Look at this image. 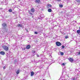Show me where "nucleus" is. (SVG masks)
Here are the masks:
<instances>
[{
  "mask_svg": "<svg viewBox=\"0 0 80 80\" xmlns=\"http://www.w3.org/2000/svg\"><path fill=\"white\" fill-rule=\"evenodd\" d=\"M3 49H4V50H6V51L8 50V47L4 45V46H2Z\"/></svg>",
  "mask_w": 80,
  "mask_h": 80,
  "instance_id": "1",
  "label": "nucleus"
},
{
  "mask_svg": "<svg viewBox=\"0 0 80 80\" xmlns=\"http://www.w3.org/2000/svg\"><path fill=\"white\" fill-rule=\"evenodd\" d=\"M56 45L58 47L61 46L62 45V43L59 42H57L56 43Z\"/></svg>",
  "mask_w": 80,
  "mask_h": 80,
  "instance_id": "2",
  "label": "nucleus"
},
{
  "mask_svg": "<svg viewBox=\"0 0 80 80\" xmlns=\"http://www.w3.org/2000/svg\"><path fill=\"white\" fill-rule=\"evenodd\" d=\"M2 27L4 28H5L6 27H7V24L6 23H3L2 24Z\"/></svg>",
  "mask_w": 80,
  "mask_h": 80,
  "instance_id": "3",
  "label": "nucleus"
},
{
  "mask_svg": "<svg viewBox=\"0 0 80 80\" xmlns=\"http://www.w3.org/2000/svg\"><path fill=\"white\" fill-rule=\"evenodd\" d=\"M68 60L70 62H73V58H70L69 59V58Z\"/></svg>",
  "mask_w": 80,
  "mask_h": 80,
  "instance_id": "4",
  "label": "nucleus"
},
{
  "mask_svg": "<svg viewBox=\"0 0 80 80\" xmlns=\"http://www.w3.org/2000/svg\"><path fill=\"white\" fill-rule=\"evenodd\" d=\"M40 2V0H35V3H39Z\"/></svg>",
  "mask_w": 80,
  "mask_h": 80,
  "instance_id": "5",
  "label": "nucleus"
},
{
  "mask_svg": "<svg viewBox=\"0 0 80 80\" xmlns=\"http://www.w3.org/2000/svg\"><path fill=\"white\" fill-rule=\"evenodd\" d=\"M0 54H1V55H5V52H4L3 51H1L0 52Z\"/></svg>",
  "mask_w": 80,
  "mask_h": 80,
  "instance_id": "6",
  "label": "nucleus"
},
{
  "mask_svg": "<svg viewBox=\"0 0 80 80\" xmlns=\"http://www.w3.org/2000/svg\"><path fill=\"white\" fill-rule=\"evenodd\" d=\"M33 75H34V72H31V77H32V76H33Z\"/></svg>",
  "mask_w": 80,
  "mask_h": 80,
  "instance_id": "7",
  "label": "nucleus"
},
{
  "mask_svg": "<svg viewBox=\"0 0 80 80\" xmlns=\"http://www.w3.org/2000/svg\"><path fill=\"white\" fill-rule=\"evenodd\" d=\"M31 11L32 12H35V9L33 8H32L31 9Z\"/></svg>",
  "mask_w": 80,
  "mask_h": 80,
  "instance_id": "8",
  "label": "nucleus"
},
{
  "mask_svg": "<svg viewBox=\"0 0 80 80\" xmlns=\"http://www.w3.org/2000/svg\"><path fill=\"white\" fill-rule=\"evenodd\" d=\"M26 48H27V49H29V48H30V45H28L27 47Z\"/></svg>",
  "mask_w": 80,
  "mask_h": 80,
  "instance_id": "9",
  "label": "nucleus"
},
{
  "mask_svg": "<svg viewBox=\"0 0 80 80\" xmlns=\"http://www.w3.org/2000/svg\"><path fill=\"white\" fill-rule=\"evenodd\" d=\"M20 72V70L18 69V71L16 72L17 74H18Z\"/></svg>",
  "mask_w": 80,
  "mask_h": 80,
  "instance_id": "10",
  "label": "nucleus"
},
{
  "mask_svg": "<svg viewBox=\"0 0 80 80\" xmlns=\"http://www.w3.org/2000/svg\"><path fill=\"white\" fill-rule=\"evenodd\" d=\"M48 12H52V9H48Z\"/></svg>",
  "mask_w": 80,
  "mask_h": 80,
  "instance_id": "11",
  "label": "nucleus"
},
{
  "mask_svg": "<svg viewBox=\"0 0 80 80\" xmlns=\"http://www.w3.org/2000/svg\"><path fill=\"white\" fill-rule=\"evenodd\" d=\"M77 33L79 34L80 33V30H78L77 31Z\"/></svg>",
  "mask_w": 80,
  "mask_h": 80,
  "instance_id": "12",
  "label": "nucleus"
},
{
  "mask_svg": "<svg viewBox=\"0 0 80 80\" xmlns=\"http://www.w3.org/2000/svg\"><path fill=\"white\" fill-rule=\"evenodd\" d=\"M78 3H80V0H76Z\"/></svg>",
  "mask_w": 80,
  "mask_h": 80,
  "instance_id": "13",
  "label": "nucleus"
},
{
  "mask_svg": "<svg viewBox=\"0 0 80 80\" xmlns=\"http://www.w3.org/2000/svg\"><path fill=\"white\" fill-rule=\"evenodd\" d=\"M52 7V6L51 5L48 4V7Z\"/></svg>",
  "mask_w": 80,
  "mask_h": 80,
  "instance_id": "14",
  "label": "nucleus"
},
{
  "mask_svg": "<svg viewBox=\"0 0 80 80\" xmlns=\"http://www.w3.org/2000/svg\"><path fill=\"white\" fill-rule=\"evenodd\" d=\"M59 7L61 8H62V7H63V5H60V4L59 5Z\"/></svg>",
  "mask_w": 80,
  "mask_h": 80,
  "instance_id": "15",
  "label": "nucleus"
},
{
  "mask_svg": "<svg viewBox=\"0 0 80 80\" xmlns=\"http://www.w3.org/2000/svg\"><path fill=\"white\" fill-rule=\"evenodd\" d=\"M8 11L9 12H12V9H10Z\"/></svg>",
  "mask_w": 80,
  "mask_h": 80,
  "instance_id": "16",
  "label": "nucleus"
},
{
  "mask_svg": "<svg viewBox=\"0 0 80 80\" xmlns=\"http://www.w3.org/2000/svg\"><path fill=\"white\" fill-rule=\"evenodd\" d=\"M60 53L61 55H63V52H61Z\"/></svg>",
  "mask_w": 80,
  "mask_h": 80,
  "instance_id": "17",
  "label": "nucleus"
},
{
  "mask_svg": "<svg viewBox=\"0 0 80 80\" xmlns=\"http://www.w3.org/2000/svg\"><path fill=\"white\" fill-rule=\"evenodd\" d=\"M32 53H33L34 55H35V52L33 51Z\"/></svg>",
  "mask_w": 80,
  "mask_h": 80,
  "instance_id": "18",
  "label": "nucleus"
},
{
  "mask_svg": "<svg viewBox=\"0 0 80 80\" xmlns=\"http://www.w3.org/2000/svg\"><path fill=\"white\" fill-rule=\"evenodd\" d=\"M35 34H38V32H34Z\"/></svg>",
  "mask_w": 80,
  "mask_h": 80,
  "instance_id": "19",
  "label": "nucleus"
},
{
  "mask_svg": "<svg viewBox=\"0 0 80 80\" xmlns=\"http://www.w3.org/2000/svg\"><path fill=\"white\" fill-rule=\"evenodd\" d=\"M77 53V55H80V51L79 52H78Z\"/></svg>",
  "mask_w": 80,
  "mask_h": 80,
  "instance_id": "20",
  "label": "nucleus"
},
{
  "mask_svg": "<svg viewBox=\"0 0 80 80\" xmlns=\"http://www.w3.org/2000/svg\"><path fill=\"white\" fill-rule=\"evenodd\" d=\"M65 48V46H62V48Z\"/></svg>",
  "mask_w": 80,
  "mask_h": 80,
  "instance_id": "21",
  "label": "nucleus"
},
{
  "mask_svg": "<svg viewBox=\"0 0 80 80\" xmlns=\"http://www.w3.org/2000/svg\"><path fill=\"white\" fill-rule=\"evenodd\" d=\"M68 38V36H66L65 37V38L67 39V38Z\"/></svg>",
  "mask_w": 80,
  "mask_h": 80,
  "instance_id": "22",
  "label": "nucleus"
},
{
  "mask_svg": "<svg viewBox=\"0 0 80 80\" xmlns=\"http://www.w3.org/2000/svg\"><path fill=\"white\" fill-rule=\"evenodd\" d=\"M52 63H54V62H55V61L54 60H52Z\"/></svg>",
  "mask_w": 80,
  "mask_h": 80,
  "instance_id": "23",
  "label": "nucleus"
},
{
  "mask_svg": "<svg viewBox=\"0 0 80 80\" xmlns=\"http://www.w3.org/2000/svg\"><path fill=\"white\" fill-rule=\"evenodd\" d=\"M6 68V67L4 66L3 67V69H5Z\"/></svg>",
  "mask_w": 80,
  "mask_h": 80,
  "instance_id": "24",
  "label": "nucleus"
},
{
  "mask_svg": "<svg viewBox=\"0 0 80 80\" xmlns=\"http://www.w3.org/2000/svg\"><path fill=\"white\" fill-rule=\"evenodd\" d=\"M62 65H63V66H64L65 64L64 63H63L62 64Z\"/></svg>",
  "mask_w": 80,
  "mask_h": 80,
  "instance_id": "25",
  "label": "nucleus"
},
{
  "mask_svg": "<svg viewBox=\"0 0 80 80\" xmlns=\"http://www.w3.org/2000/svg\"><path fill=\"white\" fill-rule=\"evenodd\" d=\"M57 1H58V2H60V0H57Z\"/></svg>",
  "mask_w": 80,
  "mask_h": 80,
  "instance_id": "26",
  "label": "nucleus"
},
{
  "mask_svg": "<svg viewBox=\"0 0 80 80\" xmlns=\"http://www.w3.org/2000/svg\"><path fill=\"white\" fill-rule=\"evenodd\" d=\"M37 56L38 57H39V55L38 54H37Z\"/></svg>",
  "mask_w": 80,
  "mask_h": 80,
  "instance_id": "27",
  "label": "nucleus"
},
{
  "mask_svg": "<svg viewBox=\"0 0 80 80\" xmlns=\"http://www.w3.org/2000/svg\"><path fill=\"white\" fill-rule=\"evenodd\" d=\"M2 9H3V8H0V10H2Z\"/></svg>",
  "mask_w": 80,
  "mask_h": 80,
  "instance_id": "28",
  "label": "nucleus"
},
{
  "mask_svg": "<svg viewBox=\"0 0 80 80\" xmlns=\"http://www.w3.org/2000/svg\"><path fill=\"white\" fill-rule=\"evenodd\" d=\"M20 24H19L18 25V27H20Z\"/></svg>",
  "mask_w": 80,
  "mask_h": 80,
  "instance_id": "29",
  "label": "nucleus"
},
{
  "mask_svg": "<svg viewBox=\"0 0 80 80\" xmlns=\"http://www.w3.org/2000/svg\"><path fill=\"white\" fill-rule=\"evenodd\" d=\"M22 25L20 24V27H22Z\"/></svg>",
  "mask_w": 80,
  "mask_h": 80,
  "instance_id": "30",
  "label": "nucleus"
},
{
  "mask_svg": "<svg viewBox=\"0 0 80 80\" xmlns=\"http://www.w3.org/2000/svg\"><path fill=\"white\" fill-rule=\"evenodd\" d=\"M76 80V79H75V78H74V79H73V80Z\"/></svg>",
  "mask_w": 80,
  "mask_h": 80,
  "instance_id": "31",
  "label": "nucleus"
},
{
  "mask_svg": "<svg viewBox=\"0 0 80 80\" xmlns=\"http://www.w3.org/2000/svg\"><path fill=\"white\" fill-rule=\"evenodd\" d=\"M30 14H31V15H32V13H30Z\"/></svg>",
  "mask_w": 80,
  "mask_h": 80,
  "instance_id": "32",
  "label": "nucleus"
},
{
  "mask_svg": "<svg viewBox=\"0 0 80 80\" xmlns=\"http://www.w3.org/2000/svg\"><path fill=\"white\" fill-rule=\"evenodd\" d=\"M79 28H80V29H79V30H80V27Z\"/></svg>",
  "mask_w": 80,
  "mask_h": 80,
  "instance_id": "33",
  "label": "nucleus"
},
{
  "mask_svg": "<svg viewBox=\"0 0 80 80\" xmlns=\"http://www.w3.org/2000/svg\"><path fill=\"white\" fill-rule=\"evenodd\" d=\"M43 80H45V79H43Z\"/></svg>",
  "mask_w": 80,
  "mask_h": 80,
  "instance_id": "34",
  "label": "nucleus"
}]
</instances>
